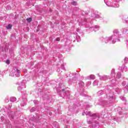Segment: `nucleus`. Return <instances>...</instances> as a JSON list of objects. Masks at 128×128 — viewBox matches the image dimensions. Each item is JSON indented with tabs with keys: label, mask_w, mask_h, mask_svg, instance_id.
I'll use <instances>...</instances> for the list:
<instances>
[{
	"label": "nucleus",
	"mask_w": 128,
	"mask_h": 128,
	"mask_svg": "<svg viewBox=\"0 0 128 128\" xmlns=\"http://www.w3.org/2000/svg\"><path fill=\"white\" fill-rule=\"evenodd\" d=\"M84 114L86 116H91V118H88L87 119V124H92V126H90V128H100V124H98V121H92V120H94V116H96V114H92V112H84Z\"/></svg>",
	"instance_id": "obj_1"
},
{
	"label": "nucleus",
	"mask_w": 128,
	"mask_h": 128,
	"mask_svg": "<svg viewBox=\"0 0 128 128\" xmlns=\"http://www.w3.org/2000/svg\"><path fill=\"white\" fill-rule=\"evenodd\" d=\"M10 100L12 102H16V98L14 96L10 97Z\"/></svg>",
	"instance_id": "obj_2"
},
{
	"label": "nucleus",
	"mask_w": 128,
	"mask_h": 128,
	"mask_svg": "<svg viewBox=\"0 0 128 128\" xmlns=\"http://www.w3.org/2000/svg\"><path fill=\"white\" fill-rule=\"evenodd\" d=\"M112 120H114L115 122H118V117L113 116L112 117Z\"/></svg>",
	"instance_id": "obj_3"
},
{
	"label": "nucleus",
	"mask_w": 128,
	"mask_h": 128,
	"mask_svg": "<svg viewBox=\"0 0 128 128\" xmlns=\"http://www.w3.org/2000/svg\"><path fill=\"white\" fill-rule=\"evenodd\" d=\"M118 111L119 114H122V111L121 108H118Z\"/></svg>",
	"instance_id": "obj_4"
},
{
	"label": "nucleus",
	"mask_w": 128,
	"mask_h": 128,
	"mask_svg": "<svg viewBox=\"0 0 128 128\" xmlns=\"http://www.w3.org/2000/svg\"><path fill=\"white\" fill-rule=\"evenodd\" d=\"M12 24H9L8 26H6L8 30H10V28H12Z\"/></svg>",
	"instance_id": "obj_5"
},
{
	"label": "nucleus",
	"mask_w": 128,
	"mask_h": 128,
	"mask_svg": "<svg viewBox=\"0 0 128 128\" xmlns=\"http://www.w3.org/2000/svg\"><path fill=\"white\" fill-rule=\"evenodd\" d=\"M26 105V102L24 101H22L21 104H20V106H24Z\"/></svg>",
	"instance_id": "obj_6"
},
{
	"label": "nucleus",
	"mask_w": 128,
	"mask_h": 128,
	"mask_svg": "<svg viewBox=\"0 0 128 128\" xmlns=\"http://www.w3.org/2000/svg\"><path fill=\"white\" fill-rule=\"evenodd\" d=\"M55 128H58V122H54V124H53Z\"/></svg>",
	"instance_id": "obj_7"
},
{
	"label": "nucleus",
	"mask_w": 128,
	"mask_h": 128,
	"mask_svg": "<svg viewBox=\"0 0 128 128\" xmlns=\"http://www.w3.org/2000/svg\"><path fill=\"white\" fill-rule=\"evenodd\" d=\"M30 112H36V108H32L30 110Z\"/></svg>",
	"instance_id": "obj_8"
},
{
	"label": "nucleus",
	"mask_w": 128,
	"mask_h": 128,
	"mask_svg": "<svg viewBox=\"0 0 128 128\" xmlns=\"http://www.w3.org/2000/svg\"><path fill=\"white\" fill-rule=\"evenodd\" d=\"M32 18H26V20L28 22H32Z\"/></svg>",
	"instance_id": "obj_9"
},
{
	"label": "nucleus",
	"mask_w": 128,
	"mask_h": 128,
	"mask_svg": "<svg viewBox=\"0 0 128 128\" xmlns=\"http://www.w3.org/2000/svg\"><path fill=\"white\" fill-rule=\"evenodd\" d=\"M90 78L91 80H94V78H96V77L94 76V75L92 74L90 76Z\"/></svg>",
	"instance_id": "obj_10"
},
{
	"label": "nucleus",
	"mask_w": 128,
	"mask_h": 128,
	"mask_svg": "<svg viewBox=\"0 0 128 128\" xmlns=\"http://www.w3.org/2000/svg\"><path fill=\"white\" fill-rule=\"evenodd\" d=\"M120 100H122L123 102H126V98L124 96H120Z\"/></svg>",
	"instance_id": "obj_11"
},
{
	"label": "nucleus",
	"mask_w": 128,
	"mask_h": 128,
	"mask_svg": "<svg viewBox=\"0 0 128 128\" xmlns=\"http://www.w3.org/2000/svg\"><path fill=\"white\" fill-rule=\"evenodd\" d=\"M98 94H104V92L102 90H100L98 92Z\"/></svg>",
	"instance_id": "obj_12"
},
{
	"label": "nucleus",
	"mask_w": 128,
	"mask_h": 128,
	"mask_svg": "<svg viewBox=\"0 0 128 128\" xmlns=\"http://www.w3.org/2000/svg\"><path fill=\"white\" fill-rule=\"evenodd\" d=\"M6 64H10V60H6Z\"/></svg>",
	"instance_id": "obj_13"
},
{
	"label": "nucleus",
	"mask_w": 128,
	"mask_h": 128,
	"mask_svg": "<svg viewBox=\"0 0 128 128\" xmlns=\"http://www.w3.org/2000/svg\"><path fill=\"white\" fill-rule=\"evenodd\" d=\"M73 6H76V2H74L72 3Z\"/></svg>",
	"instance_id": "obj_14"
},
{
	"label": "nucleus",
	"mask_w": 128,
	"mask_h": 128,
	"mask_svg": "<svg viewBox=\"0 0 128 128\" xmlns=\"http://www.w3.org/2000/svg\"><path fill=\"white\" fill-rule=\"evenodd\" d=\"M56 42H60V38H56Z\"/></svg>",
	"instance_id": "obj_15"
},
{
	"label": "nucleus",
	"mask_w": 128,
	"mask_h": 128,
	"mask_svg": "<svg viewBox=\"0 0 128 128\" xmlns=\"http://www.w3.org/2000/svg\"><path fill=\"white\" fill-rule=\"evenodd\" d=\"M38 102V100H34V104H36V102Z\"/></svg>",
	"instance_id": "obj_16"
},
{
	"label": "nucleus",
	"mask_w": 128,
	"mask_h": 128,
	"mask_svg": "<svg viewBox=\"0 0 128 128\" xmlns=\"http://www.w3.org/2000/svg\"><path fill=\"white\" fill-rule=\"evenodd\" d=\"M10 118H11L12 119L14 118V115H9Z\"/></svg>",
	"instance_id": "obj_17"
},
{
	"label": "nucleus",
	"mask_w": 128,
	"mask_h": 128,
	"mask_svg": "<svg viewBox=\"0 0 128 128\" xmlns=\"http://www.w3.org/2000/svg\"><path fill=\"white\" fill-rule=\"evenodd\" d=\"M7 126L8 128H12V125H10V124L8 126L7 125Z\"/></svg>",
	"instance_id": "obj_18"
},
{
	"label": "nucleus",
	"mask_w": 128,
	"mask_h": 128,
	"mask_svg": "<svg viewBox=\"0 0 128 128\" xmlns=\"http://www.w3.org/2000/svg\"><path fill=\"white\" fill-rule=\"evenodd\" d=\"M120 74H117V77H118V78H120Z\"/></svg>",
	"instance_id": "obj_19"
},
{
	"label": "nucleus",
	"mask_w": 128,
	"mask_h": 128,
	"mask_svg": "<svg viewBox=\"0 0 128 128\" xmlns=\"http://www.w3.org/2000/svg\"><path fill=\"white\" fill-rule=\"evenodd\" d=\"M112 98H114V97L112 96L110 97V100H112Z\"/></svg>",
	"instance_id": "obj_20"
},
{
	"label": "nucleus",
	"mask_w": 128,
	"mask_h": 128,
	"mask_svg": "<svg viewBox=\"0 0 128 128\" xmlns=\"http://www.w3.org/2000/svg\"><path fill=\"white\" fill-rule=\"evenodd\" d=\"M70 100V97H67L66 100Z\"/></svg>",
	"instance_id": "obj_21"
},
{
	"label": "nucleus",
	"mask_w": 128,
	"mask_h": 128,
	"mask_svg": "<svg viewBox=\"0 0 128 128\" xmlns=\"http://www.w3.org/2000/svg\"><path fill=\"white\" fill-rule=\"evenodd\" d=\"M86 112H84V113H82V116H84V113H85Z\"/></svg>",
	"instance_id": "obj_22"
},
{
	"label": "nucleus",
	"mask_w": 128,
	"mask_h": 128,
	"mask_svg": "<svg viewBox=\"0 0 128 128\" xmlns=\"http://www.w3.org/2000/svg\"><path fill=\"white\" fill-rule=\"evenodd\" d=\"M49 114H50V116H52V112H50V113H49Z\"/></svg>",
	"instance_id": "obj_23"
},
{
	"label": "nucleus",
	"mask_w": 128,
	"mask_h": 128,
	"mask_svg": "<svg viewBox=\"0 0 128 128\" xmlns=\"http://www.w3.org/2000/svg\"><path fill=\"white\" fill-rule=\"evenodd\" d=\"M10 6H8V10H10Z\"/></svg>",
	"instance_id": "obj_24"
},
{
	"label": "nucleus",
	"mask_w": 128,
	"mask_h": 128,
	"mask_svg": "<svg viewBox=\"0 0 128 128\" xmlns=\"http://www.w3.org/2000/svg\"><path fill=\"white\" fill-rule=\"evenodd\" d=\"M11 106H10L8 108V110H10V108Z\"/></svg>",
	"instance_id": "obj_25"
},
{
	"label": "nucleus",
	"mask_w": 128,
	"mask_h": 128,
	"mask_svg": "<svg viewBox=\"0 0 128 128\" xmlns=\"http://www.w3.org/2000/svg\"><path fill=\"white\" fill-rule=\"evenodd\" d=\"M62 92H64V89H62Z\"/></svg>",
	"instance_id": "obj_26"
},
{
	"label": "nucleus",
	"mask_w": 128,
	"mask_h": 128,
	"mask_svg": "<svg viewBox=\"0 0 128 128\" xmlns=\"http://www.w3.org/2000/svg\"><path fill=\"white\" fill-rule=\"evenodd\" d=\"M86 108H88V106H86Z\"/></svg>",
	"instance_id": "obj_27"
},
{
	"label": "nucleus",
	"mask_w": 128,
	"mask_h": 128,
	"mask_svg": "<svg viewBox=\"0 0 128 128\" xmlns=\"http://www.w3.org/2000/svg\"><path fill=\"white\" fill-rule=\"evenodd\" d=\"M76 107H74L73 108H76Z\"/></svg>",
	"instance_id": "obj_28"
},
{
	"label": "nucleus",
	"mask_w": 128,
	"mask_h": 128,
	"mask_svg": "<svg viewBox=\"0 0 128 128\" xmlns=\"http://www.w3.org/2000/svg\"><path fill=\"white\" fill-rule=\"evenodd\" d=\"M66 128H68V127L66 126Z\"/></svg>",
	"instance_id": "obj_29"
}]
</instances>
